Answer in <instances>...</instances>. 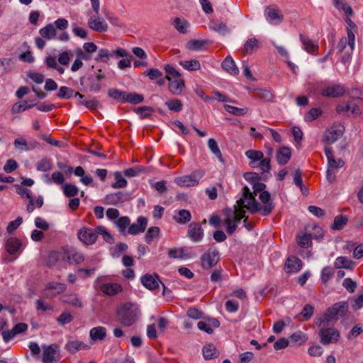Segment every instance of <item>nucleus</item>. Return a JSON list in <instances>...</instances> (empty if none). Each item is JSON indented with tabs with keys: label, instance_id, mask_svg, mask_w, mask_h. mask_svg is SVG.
Masks as SVG:
<instances>
[{
	"label": "nucleus",
	"instance_id": "obj_57",
	"mask_svg": "<svg viewBox=\"0 0 363 363\" xmlns=\"http://www.w3.org/2000/svg\"><path fill=\"white\" fill-rule=\"evenodd\" d=\"M74 174L77 177H81L80 181L85 185H89L91 184V177L84 175V169L79 166L77 167L74 170Z\"/></svg>",
	"mask_w": 363,
	"mask_h": 363
},
{
	"label": "nucleus",
	"instance_id": "obj_61",
	"mask_svg": "<svg viewBox=\"0 0 363 363\" xmlns=\"http://www.w3.org/2000/svg\"><path fill=\"white\" fill-rule=\"evenodd\" d=\"M290 339L292 342L301 345L307 340V337L303 333L298 331L292 334L290 336Z\"/></svg>",
	"mask_w": 363,
	"mask_h": 363
},
{
	"label": "nucleus",
	"instance_id": "obj_53",
	"mask_svg": "<svg viewBox=\"0 0 363 363\" xmlns=\"http://www.w3.org/2000/svg\"><path fill=\"white\" fill-rule=\"evenodd\" d=\"M73 320L72 315L69 311L62 312L60 315L57 318V322L60 325H64L71 323Z\"/></svg>",
	"mask_w": 363,
	"mask_h": 363
},
{
	"label": "nucleus",
	"instance_id": "obj_25",
	"mask_svg": "<svg viewBox=\"0 0 363 363\" xmlns=\"http://www.w3.org/2000/svg\"><path fill=\"white\" fill-rule=\"evenodd\" d=\"M101 291L107 296H115L122 291V286L116 283H108L101 286Z\"/></svg>",
	"mask_w": 363,
	"mask_h": 363
},
{
	"label": "nucleus",
	"instance_id": "obj_40",
	"mask_svg": "<svg viewBox=\"0 0 363 363\" xmlns=\"http://www.w3.org/2000/svg\"><path fill=\"white\" fill-rule=\"evenodd\" d=\"M352 262L346 257H338L336 258L334 265L337 269H351Z\"/></svg>",
	"mask_w": 363,
	"mask_h": 363
},
{
	"label": "nucleus",
	"instance_id": "obj_41",
	"mask_svg": "<svg viewBox=\"0 0 363 363\" xmlns=\"http://www.w3.org/2000/svg\"><path fill=\"white\" fill-rule=\"evenodd\" d=\"M347 220L348 219L346 216L338 215L335 217L332 228L337 230H341L346 225Z\"/></svg>",
	"mask_w": 363,
	"mask_h": 363
},
{
	"label": "nucleus",
	"instance_id": "obj_54",
	"mask_svg": "<svg viewBox=\"0 0 363 363\" xmlns=\"http://www.w3.org/2000/svg\"><path fill=\"white\" fill-rule=\"evenodd\" d=\"M36 168L40 172L49 171L52 169V162L50 160L44 158L37 163Z\"/></svg>",
	"mask_w": 363,
	"mask_h": 363
},
{
	"label": "nucleus",
	"instance_id": "obj_37",
	"mask_svg": "<svg viewBox=\"0 0 363 363\" xmlns=\"http://www.w3.org/2000/svg\"><path fill=\"white\" fill-rule=\"evenodd\" d=\"M179 64L188 71H196L201 68V64L197 60H184L181 61Z\"/></svg>",
	"mask_w": 363,
	"mask_h": 363
},
{
	"label": "nucleus",
	"instance_id": "obj_9",
	"mask_svg": "<svg viewBox=\"0 0 363 363\" xmlns=\"http://www.w3.org/2000/svg\"><path fill=\"white\" fill-rule=\"evenodd\" d=\"M264 13L267 21L272 25L280 24L284 20L281 12L276 6H267Z\"/></svg>",
	"mask_w": 363,
	"mask_h": 363
},
{
	"label": "nucleus",
	"instance_id": "obj_6",
	"mask_svg": "<svg viewBox=\"0 0 363 363\" xmlns=\"http://www.w3.org/2000/svg\"><path fill=\"white\" fill-rule=\"evenodd\" d=\"M315 230H317V233L319 234L318 235H314L313 236L312 234L306 230H302L299 233H298L296 235V240L297 244L303 247V248H308L312 245V239H318V238L323 237L322 230L321 228L315 226L313 228Z\"/></svg>",
	"mask_w": 363,
	"mask_h": 363
},
{
	"label": "nucleus",
	"instance_id": "obj_13",
	"mask_svg": "<svg viewBox=\"0 0 363 363\" xmlns=\"http://www.w3.org/2000/svg\"><path fill=\"white\" fill-rule=\"evenodd\" d=\"M299 39L302 44L303 50L310 55H315L318 54L319 45L317 41H313L307 36L301 33Z\"/></svg>",
	"mask_w": 363,
	"mask_h": 363
},
{
	"label": "nucleus",
	"instance_id": "obj_50",
	"mask_svg": "<svg viewBox=\"0 0 363 363\" xmlns=\"http://www.w3.org/2000/svg\"><path fill=\"white\" fill-rule=\"evenodd\" d=\"M99 73L96 75V82H92V91L98 92L103 87L102 81L106 78L104 74H101V69H99Z\"/></svg>",
	"mask_w": 363,
	"mask_h": 363
},
{
	"label": "nucleus",
	"instance_id": "obj_12",
	"mask_svg": "<svg viewBox=\"0 0 363 363\" xmlns=\"http://www.w3.org/2000/svg\"><path fill=\"white\" fill-rule=\"evenodd\" d=\"M112 55L113 54L106 49H98V47L92 43V58L96 63H107Z\"/></svg>",
	"mask_w": 363,
	"mask_h": 363
},
{
	"label": "nucleus",
	"instance_id": "obj_45",
	"mask_svg": "<svg viewBox=\"0 0 363 363\" xmlns=\"http://www.w3.org/2000/svg\"><path fill=\"white\" fill-rule=\"evenodd\" d=\"M208 147L220 162H223L221 152L218 146L217 142L213 138H210L208 141Z\"/></svg>",
	"mask_w": 363,
	"mask_h": 363
},
{
	"label": "nucleus",
	"instance_id": "obj_14",
	"mask_svg": "<svg viewBox=\"0 0 363 363\" xmlns=\"http://www.w3.org/2000/svg\"><path fill=\"white\" fill-rule=\"evenodd\" d=\"M147 225V219L145 217L140 216L138 218L136 223H130L128 228L127 234L135 235L140 233H143Z\"/></svg>",
	"mask_w": 363,
	"mask_h": 363
},
{
	"label": "nucleus",
	"instance_id": "obj_3",
	"mask_svg": "<svg viewBox=\"0 0 363 363\" xmlns=\"http://www.w3.org/2000/svg\"><path fill=\"white\" fill-rule=\"evenodd\" d=\"M140 315V310L133 303H125L121 306L117 311V318L121 324L129 327L135 323Z\"/></svg>",
	"mask_w": 363,
	"mask_h": 363
},
{
	"label": "nucleus",
	"instance_id": "obj_19",
	"mask_svg": "<svg viewBox=\"0 0 363 363\" xmlns=\"http://www.w3.org/2000/svg\"><path fill=\"white\" fill-rule=\"evenodd\" d=\"M302 262L297 257L288 258L285 263V271L287 273H296L302 268Z\"/></svg>",
	"mask_w": 363,
	"mask_h": 363
},
{
	"label": "nucleus",
	"instance_id": "obj_35",
	"mask_svg": "<svg viewBox=\"0 0 363 363\" xmlns=\"http://www.w3.org/2000/svg\"><path fill=\"white\" fill-rule=\"evenodd\" d=\"M259 42L256 38L248 39L244 45V51L247 54H252L255 50L258 49Z\"/></svg>",
	"mask_w": 363,
	"mask_h": 363
},
{
	"label": "nucleus",
	"instance_id": "obj_10",
	"mask_svg": "<svg viewBox=\"0 0 363 363\" xmlns=\"http://www.w3.org/2000/svg\"><path fill=\"white\" fill-rule=\"evenodd\" d=\"M345 131V127L341 123H336L327 130L325 133V140L330 144L335 143L340 139Z\"/></svg>",
	"mask_w": 363,
	"mask_h": 363
},
{
	"label": "nucleus",
	"instance_id": "obj_24",
	"mask_svg": "<svg viewBox=\"0 0 363 363\" xmlns=\"http://www.w3.org/2000/svg\"><path fill=\"white\" fill-rule=\"evenodd\" d=\"M21 242L16 238H10L6 240V250L11 255L16 254L21 247Z\"/></svg>",
	"mask_w": 363,
	"mask_h": 363
},
{
	"label": "nucleus",
	"instance_id": "obj_43",
	"mask_svg": "<svg viewBox=\"0 0 363 363\" xmlns=\"http://www.w3.org/2000/svg\"><path fill=\"white\" fill-rule=\"evenodd\" d=\"M13 145L16 149L21 151H29L33 149V147H30L26 139L24 138H16L13 142Z\"/></svg>",
	"mask_w": 363,
	"mask_h": 363
},
{
	"label": "nucleus",
	"instance_id": "obj_28",
	"mask_svg": "<svg viewBox=\"0 0 363 363\" xmlns=\"http://www.w3.org/2000/svg\"><path fill=\"white\" fill-rule=\"evenodd\" d=\"M57 96L60 99H70L72 97L76 96H79L80 99L83 98V96L81 95L79 93L74 92V91L72 89L69 88L67 86L60 87Z\"/></svg>",
	"mask_w": 363,
	"mask_h": 363
},
{
	"label": "nucleus",
	"instance_id": "obj_51",
	"mask_svg": "<svg viewBox=\"0 0 363 363\" xmlns=\"http://www.w3.org/2000/svg\"><path fill=\"white\" fill-rule=\"evenodd\" d=\"M206 45V41L202 40H191L187 43V48L191 50H201Z\"/></svg>",
	"mask_w": 363,
	"mask_h": 363
},
{
	"label": "nucleus",
	"instance_id": "obj_27",
	"mask_svg": "<svg viewBox=\"0 0 363 363\" xmlns=\"http://www.w3.org/2000/svg\"><path fill=\"white\" fill-rule=\"evenodd\" d=\"M55 350L52 346H47L43 348V363H55L57 362L55 358Z\"/></svg>",
	"mask_w": 363,
	"mask_h": 363
},
{
	"label": "nucleus",
	"instance_id": "obj_15",
	"mask_svg": "<svg viewBox=\"0 0 363 363\" xmlns=\"http://www.w3.org/2000/svg\"><path fill=\"white\" fill-rule=\"evenodd\" d=\"M66 289V285L60 282L49 283L44 289L43 296L45 297H52L59 294Z\"/></svg>",
	"mask_w": 363,
	"mask_h": 363
},
{
	"label": "nucleus",
	"instance_id": "obj_39",
	"mask_svg": "<svg viewBox=\"0 0 363 363\" xmlns=\"http://www.w3.org/2000/svg\"><path fill=\"white\" fill-rule=\"evenodd\" d=\"M144 97L143 95L137 93H125L124 103H130L133 104H138L143 101Z\"/></svg>",
	"mask_w": 363,
	"mask_h": 363
},
{
	"label": "nucleus",
	"instance_id": "obj_31",
	"mask_svg": "<svg viewBox=\"0 0 363 363\" xmlns=\"http://www.w3.org/2000/svg\"><path fill=\"white\" fill-rule=\"evenodd\" d=\"M169 257L171 259H186L189 256L186 252L185 247L172 248L168 252Z\"/></svg>",
	"mask_w": 363,
	"mask_h": 363
},
{
	"label": "nucleus",
	"instance_id": "obj_34",
	"mask_svg": "<svg viewBox=\"0 0 363 363\" xmlns=\"http://www.w3.org/2000/svg\"><path fill=\"white\" fill-rule=\"evenodd\" d=\"M209 28L221 35H225L228 32L226 25L218 21H212L209 23Z\"/></svg>",
	"mask_w": 363,
	"mask_h": 363
},
{
	"label": "nucleus",
	"instance_id": "obj_36",
	"mask_svg": "<svg viewBox=\"0 0 363 363\" xmlns=\"http://www.w3.org/2000/svg\"><path fill=\"white\" fill-rule=\"evenodd\" d=\"M85 347H86V345L83 342L79 340L69 341L65 345V349L72 353H74Z\"/></svg>",
	"mask_w": 363,
	"mask_h": 363
},
{
	"label": "nucleus",
	"instance_id": "obj_59",
	"mask_svg": "<svg viewBox=\"0 0 363 363\" xmlns=\"http://www.w3.org/2000/svg\"><path fill=\"white\" fill-rule=\"evenodd\" d=\"M270 162L269 157L261 159L257 164L256 168H259L262 172H268L270 169Z\"/></svg>",
	"mask_w": 363,
	"mask_h": 363
},
{
	"label": "nucleus",
	"instance_id": "obj_1",
	"mask_svg": "<svg viewBox=\"0 0 363 363\" xmlns=\"http://www.w3.org/2000/svg\"><path fill=\"white\" fill-rule=\"evenodd\" d=\"M259 199L262 206L257 201L249 187L245 186L242 188V196L237 200V205L233 208H226L224 211V224L228 234L231 235L236 230L238 224L245 217V209L251 213H260L264 216L272 213L274 205L271 200L270 194L267 191H262L259 194Z\"/></svg>",
	"mask_w": 363,
	"mask_h": 363
},
{
	"label": "nucleus",
	"instance_id": "obj_46",
	"mask_svg": "<svg viewBox=\"0 0 363 363\" xmlns=\"http://www.w3.org/2000/svg\"><path fill=\"white\" fill-rule=\"evenodd\" d=\"M63 301L76 308H82L83 306L82 301L75 295L64 296Z\"/></svg>",
	"mask_w": 363,
	"mask_h": 363
},
{
	"label": "nucleus",
	"instance_id": "obj_16",
	"mask_svg": "<svg viewBox=\"0 0 363 363\" xmlns=\"http://www.w3.org/2000/svg\"><path fill=\"white\" fill-rule=\"evenodd\" d=\"M62 259L70 264H79L83 261L82 255L77 252L74 248H67L64 250Z\"/></svg>",
	"mask_w": 363,
	"mask_h": 363
},
{
	"label": "nucleus",
	"instance_id": "obj_8",
	"mask_svg": "<svg viewBox=\"0 0 363 363\" xmlns=\"http://www.w3.org/2000/svg\"><path fill=\"white\" fill-rule=\"evenodd\" d=\"M346 89L342 84H333L325 86L320 90V94L328 98H338L345 94Z\"/></svg>",
	"mask_w": 363,
	"mask_h": 363
},
{
	"label": "nucleus",
	"instance_id": "obj_44",
	"mask_svg": "<svg viewBox=\"0 0 363 363\" xmlns=\"http://www.w3.org/2000/svg\"><path fill=\"white\" fill-rule=\"evenodd\" d=\"M106 335V328L104 327H95L92 328V341L103 340Z\"/></svg>",
	"mask_w": 363,
	"mask_h": 363
},
{
	"label": "nucleus",
	"instance_id": "obj_22",
	"mask_svg": "<svg viewBox=\"0 0 363 363\" xmlns=\"http://www.w3.org/2000/svg\"><path fill=\"white\" fill-rule=\"evenodd\" d=\"M189 235L194 242H199L203 236V232L201 227L197 223H192L189 225Z\"/></svg>",
	"mask_w": 363,
	"mask_h": 363
},
{
	"label": "nucleus",
	"instance_id": "obj_49",
	"mask_svg": "<svg viewBox=\"0 0 363 363\" xmlns=\"http://www.w3.org/2000/svg\"><path fill=\"white\" fill-rule=\"evenodd\" d=\"M127 249L128 245L125 243L121 242L111 249V253L113 257L118 258L123 252L126 251Z\"/></svg>",
	"mask_w": 363,
	"mask_h": 363
},
{
	"label": "nucleus",
	"instance_id": "obj_62",
	"mask_svg": "<svg viewBox=\"0 0 363 363\" xmlns=\"http://www.w3.org/2000/svg\"><path fill=\"white\" fill-rule=\"evenodd\" d=\"M164 69L167 74L166 78L167 80L181 77L179 72L169 65H166L164 66Z\"/></svg>",
	"mask_w": 363,
	"mask_h": 363
},
{
	"label": "nucleus",
	"instance_id": "obj_4",
	"mask_svg": "<svg viewBox=\"0 0 363 363\" xmlns=\"http://www.w3.org/2000/svg\"><path fill=\"white\" fill-rule=\"evenodd\" d=\"M204 172L199 170L190 174L179 177L174 179L176 184L182 187L195 186L199 184L200 179L203 177Z\"/></svg>",
	"mask_w": 363,
	"mask_h": 363
},
{
	"label": "nucleus",
	"instance_id": "obj_7",
	"mask_svg": "<svg viewBox=\"0 0 363 363\" xmlns=\"http://www.w3.org/2000/svg\"><path fill=\"white\" fill-rule=\"evenodd\" d=\"M219 252L216 248H210L201 257V266L208 269L214 267L219 261Z\"/></svg>",
	"mask_w": 363,
	"mask_h": 363
},
{
	"label": "nucleus",
	"instance_id": "obj_32",
	"mask_svg": "<svg viewBox=\"0 0 363 363\" xmlns=\"http://www.w3.org/2000/svg\"><path fill=\"white\" fill-rule=\"evenodd\" d=\"M39 33L43 38L48 40H52L55 38L56 35V29L54 25L48 24L44 28L40 29Z\"/></svg>",
	"mask_w": 363,
	"mask_h": 363
},
{
	"label": "nucleus",
	"instance_id": "obj_55",
	"mask_svg": "<svg viewBox=\"0 0 363 363\" xmlns=\"http://www.w3.org/2000/svg\"><path fill=\"white\" fill-rule=\"evenodd\" d=\"M114 177L116 182L112 184L113 188H124L127 186V181L122 177L121 172H116Z\"/></svg>",
	"mask_w": 363,
	"mask_h": 363
},
{
	"label": "nucleus",
	"instance_id": "obj_58",
	"mask_svg": "<svg viewBox=\"0 0 363 363\" xmlns=\"http://www.w3.org/2000/svg\"><path fill=\"white\" fill-rule=\"evenodd\" d=\"M63 192L68 197L74 196L78 193L77 187L72 184H67L62 186Z\"/></svg>",
	"mask_w": 363,
	"mask_h": 363
},
{
	"label": "nucleus",
	"instance_id": "obj_17",
	"mask_svg": "<svg viewBox=\"0 0 363 363\" xmlns=\"http://www.w3.org/2000/svg\"><path fill=\"white\" fill-rule=\"evenodd\" d=\"M142 284L150 290L157 289L160 284H162L164 288V285L160 281L157 276H152L151 274H145L141 277Z\"/></svg>",
	"mask_w": 363,
	"mask_h": 363
},
{
	"label": "nucleus",
	"instance_id": "obj_5",
	"mask_svg": "<svg viewBox=\"0 0 363 363\" xmlns=\"http://www.w3.org/2000/svg\"><path fill=\"white\" fill-rule=\"evenodd\" d=\"M107 16V9L106 7H102L101 13L94 14L92 13V30L99 33H104L108 30V26L106 21Z\"/></svg>",
	"mask_w": 363,
	"mask_h": 363
},
{
	"label": "nucleus",
	"instance_id": "obj_38",
	"mask_svg": "<svg viewBox=\"0 0 363 363\" xmlns=\"http://www.w3.org/2000/svg\"><path fill=\"white\" fill-rule=\"evenodd\" d=\"M223 108L228 113L237 116H245L247 113L246 108H238L228 104H224Z\"/></svg>",
	"mask_w": 363,
	"mask_h": 363
},
{
	"label": "nucleus",
	"instance_id": "obj_48",
	"mask_svg": "<svg viewBox=\"0 0 363 363\" xmlns=\"http://www.w3.org/2000/svg\"><path fill=\"white\" fill-rule=\"evenodd\" d=\"M216 348L212 345L209 344L203 347V355L205 359H211L216 355Z\"/></svg>",
	"mask_w": 363,
	"mask_h": 363
},
{
	"label": "nucleus",
	"instance_id": "obj_18",
	"mask_svg": "<svg viewBox=\"0 0 363 363\" xmlns=\"http://www.w3.org/2000/svg\"><path fill=\"white\" fill-rule=\"evenodd\" d=\"M291 157V150L288 147H281L277 152L276 160L280 165L286 164Z\"/></svg>",
	"mask_w": 363,
	"mask_h": 363
},
{
	"label": "nucleus",
	"instance_id": "obj_23",
	"mask_svg": "<svg viewBox=\"0 0 363 363\" xmlns=\"http://www.w3.org/2000/svg\"><path fill=\"white\" fill-rule=\"evenodd\" d=\"M246 157L250 160L249 165L252 168H256V164L264 157L262 152L255 150H249L245 152Z\"/></svg>",
	"mask_w": 363,
	"mask_h": 363
},
{
	"label": "nucleus",
	"instance_id": "obj_56",
	"mask_svg": "<svg viewBox=\"0 0 363 363\" xmlns=\"http://www.w3.org/2000/svg\"><path fill=\"white\" fill-rule=\"evenodd\" d=\"M160 233V228L157 226L150 228L145 236V239L147 243H150L152 240L156 238Z\"/></svg>",
	"mask_w": 363,
	"mask_h": 363
},
{
	"label": "nucleus",
	"instance_id": "obj_47",
	"mask_svg": "<svg viewBox=\"0 0 363 363\" xmlns=\"http://www.w3.org/2000/svg\"><path fill=\"white\" fill-rule=\"evenodd\" d=\"M125 91H123L116 89H110L108 91V95L109 97L112 98L114 100L121 101L124 103Z\"/></svg>",
	"mask_w": 363,
	"mask_h": 363
},
{
	"label": "nucleus",
	"instance_id": "obj_63",
	"mask_svg": "<svg viewBox=\"0 0 363 363\" xmlns=\"http://www.w3.org/2000/svg\"><path fill=\"white\" fill-rule=\"evenodd\" d=\"M256 96L259 99L265 101H271L273 98V94L272 92L267 89H259L256 93Z\"/></svg>",
	"mask_w": 363,
	"mask_h": 363
},
{
	"label": "nucleus",
	"instance_id": "obj_26",
	"mask_svg": "<svg viewBox=\"0 0 363 363\" xmlns=\"http://www.w3.org/2000/svg\"><path fill=\"white\" fill-rule=\"evenodd\" d=\"M172 24L181 33H186L189 27V22L184 18L180 17L173 19Z\"/></svg>",
	"mask_w": 363,
	"mask_h": 363
},
{
	"label": "nucleus",
	"instance_id": "obj_11",
	"mask_svg": "<svg viewBox=\"0 0 363 363\" xmlns=\"http://www.w3.org/2000/svg\"><path fill=\"white\" fill-rule=\"evenodd\" d=\"M338 113L347 115L349 112L357 117L361 115L360 108L353 101L342 102L336 107Z\"/></svg>",
	"mask_w": 363,
	"mask_h": 363
},
{
	"label": "nucleus",
	"instance_id": "obj_60",
	"mask_svg": "<svg viewBox=\"0 0 363 363\" xmlns=\"http://www.w3.org/2000/svg\"><path fill=\"white\" fill-rule=\"evenodd\" d=\"M65 181V177L61 172H55L52 174L51 178H48L46 180V183L50 184L52 182H54L57 184H62Z\"/></svg>",
	"mask_w": 363,
	"mask_h": 363
},
{
	"label": "nucleus",
	"instance_id": "obj_33",
	"mask_svg": "<svg viewBox=\"0 0 363 363\" xmlns=\"http://www.w3.org/2000/svg\"><path fill=\"white\" fill-rule=\"evenodd\" d=\"M36 105L35 103H33L32 101H25L22 103H16L11 108V112L13 113H18L26 111V109L30 108Z\"/></svg>",
	"mask_w": 363,
	"mask_h": 363
},
{
	"label": "nucleus",
	"instance_id": "obj_21",
	"mask_svg": "<svg viewBox=\"0 0 363 363\" xmlns=\"http://www.w3.org/2000/svg\"><path fill=\"white\" fill-rule=\"evenodd\" d=\"M221 67L225 71L231 75L236 76L239 74V69L230 55H228L225 58L221 64Z\"/></svg>",
	"mask_w": 363,
	"mask_h": 363
},
{
	"label": "nucleus",
	"instance_id": "obj_42",
	"mask_svg": "<svg viewBox=\"0 0 363 363\" xmlns=\"http://www.w3.org/2000/svg\"><path fill=\"white\" fill-rule=\"evenodd\" d=\"M191 218L190 212L187 210H180L178 214L174 216L175 220L179 223H186L189 222Z\"/></svg>",
	"mask_w": 363,
	"mask_h": 363
},
{
	"label": "nucleus",
	"instance_id": "obj_2",
	"mask_svg": "<svg viewBox=\"0 0 363 363\" xmlns=\"http://www.w3.org/2000/svg\"><path fill=\"white\" fill-rule=\"evenodd\" d=\"M347 310L348 304L347 302H337L329 307L320 316L315 319V324L320 328L318 335L323 345H326L337 342L340 337V332L335 328H329L328 325L343 317Z\"/></svg>",
	"mask_w": 363,
	"mask_h": 363
},
{
	"label": "nucleus",
	"instance_id": "obj_52",
	"mask_svg": "<svg viewBox=\"0 0 363 363\" xmlns=\"http://www.w3.org/2000/svg\"><path fill=\"white\" fill-rule=\"evenodd\" d=\"M165 104L170 111L174 112H179L183 106L182 101L179 99L169 100L165 103Z\"/></svg>",
	"mask_w": 363,
	"mask_h": 363
},
{
	"label": "nucleus",
	"instance_id": "obj_29",
	"mask_svg": "<svg viewBox=\"0 0 363 363\" xmlns=\"http://www.w3.org/2000/svg\"><path fill=\"white\" fill-rule=\"evenodd\" d=\"M130 223V220L128 216H122L114 221L116 226L123 235H127V228L129 227Z\"/></svg>",
	"mask_w": 363,
	"mask_h": 363
},
{
	"label": "nucleus",
	"instance_id": "obj_30",
	"mask_svg": "<svg viewBox=\"0 0 363 363\" xmlns=\"http://www.w3.org/2000/svg\"><path fill=\"white\" fill-rule=\"evenodd\" d=\"M79 241L84 245L91 244V230L87 227H82L77 233Z\"/></svg>",
	"mask_w": 363,
	"mask_h": 363
},
{
	"label": "nucleus",
	"instance_id": "obj_20",
	"mask_svg": "<svg viewBox=\"0 0 363 363\" xmlns=\"http://www.w3.org/2000/svg\"><path fill=\"white\" fill-rule=\"evenodd\" d=\"M169 81V89L174 95H179L184 88V82L181 77L174 78Z\"/></svg>",
	"mask_w": 363,
	"mask_h": 363
},
{
	"label": "nucleus",
	"instance_id": "obj_64",
	"mask_svg": "<svg viewBox=\"0 0 363 363\" xmlns=\"http://www.w3.org/2000/svg\"><path fill=\"white\" fill-rule=\"evenodd\" d=\"M322 111L320 108H311L305 116L306 121H312L316 119L320 114Z\"/></svg>",
	"mask_w": 363,
	"mask_h": 363
}]
</instances>
